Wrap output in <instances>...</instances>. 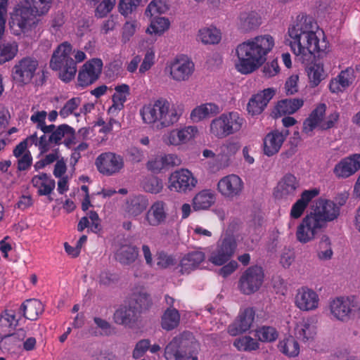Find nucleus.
Returning <instances> with one entry per match:
<instances>
[{
	"label": "nucleus",
	"mask_w": 360,
	"mask_h": 360,
	"mask_svg": "<svg viewBox=\"0 0 360 360\" xmlns=\"http://www.w3.org/2000/svg\"><path fill=\"white\" fill-rule=\"evenodd\" d=\"M233 345L238 350L242 351H252L259 348V343L250 336H243L235 340Z\"/></svg>",
	"instance_id": "8fccbe9b"
},
{
	"label": "nucleus",
	"mask_w": 360,
	"mask_h": 360,
	"mask_svg": "<svg viewBox=\"0 0 360 360\" xmlns=\"http://www.w3.org/2000/svg\"><path fill=\"white\" fill-rule=\"evenodd\" d=\"M80 103L81 99L79 97H75L70 99L61 108L59 112V115L63 118L67 117L68 115L73 113L74 110L78 108Z\"/></svg>",
	"instance_id": "6e6d98bb"
},
{
	"label": "nucleus",
	"mask_w": 360,
	"mask_h": 360,
	"mask_svg": "<svg viewBox=\"0 0 360 360\" xmlns=\"http://www.w3.org/2000/svg\"><path fill=\"white\" fill-rule=\"evenodd\" d=\"M279 71L280 68L276 59H274L271 63H266L262 68L264 76L267 78L275 76Z\"/></svg>",
	"instance_id": "052dcab7"
},
{
	"label": "nucleus",
	"mask_w": 360,
	"mask_h": 360,
	"mask_svg": "<svg viewBox=\"0 0 360 360\" xmlns=\"http://www.w3.org/2000/svg\"><path fill=\"white\" fill-rule=\"evenodd\" d=\"M169 188L176 192L191 191L196 185L197 180L188 169H181L171 174L169 178Z\"/></svg>",
	"instance_id": "9b49d317"
},
{
	"label": "nucleus",
	"mask_w": 360,
	"mask_h": 360,
	"mask_svg": "<svg viewBox=\"0 0 360 360\" xmlns=\"http://www.w3.org/2000/svg\"><path fill=\"white\" fill-rule=\"evenodd\" d=\"M143 188L146 192L156 194L162 190L163 183L158 177L150 176L143 181Z\"/></svg>",
	"instance_id": "3c124183"
},
{
	"label": "nucleus",
	"mask_w": 360,
	"mask_h": 360,
	"mask_svg": "<svg viewBox=\"0 0 360 360\" xmlns=\"http://www.w3.org/2000/svg\"><path fill=\"white\" fill-rule=\"evenodd\" d=\"M319 298L317 294L307 288H302L298 290L295 297L297 307L303 311H309L318 307Z\"/></svg>",
	"instance_id": "a211bd4d"
},
{
	"label": "nucleus",
	"mask_w": 360,
	"mask_h": 360,
	"mask_svg": "<svg viewBox=\"0 0 360 360\" xmlns=\"http://www.w3.org/2000/svg\"><path fill=\"white\" fill-rule=\"evenodd\" d=\"M116 0H103L96 9V15L103 18L114 8Z\"/></svg>",
	"instance_id": "4d7b16f0"
},
{
	"label": "nucleus",
	"mask_w": 360,
	"mask_h": 360,
	"mask_svg": "<svg viewBox=\"0 0 360 360\" xmlns=\"http://www.w3.org/2000/svg\"><path fill=\"white\" fill-rule=\"evenodd\" d=\"M316 333V326L309 323V321L304 322L301 328L297 329V333L298 338L304 342L313 339Z\"/></svg>",
	"instance_id": "603ef678"
},
{
	"label": "nucleus",
	"mask_w": 360,
	"mask_h": 360,
	"mask_svg": "<svg viewBox=\"0 0 360 360\" xmlns=\"http://www.w3.org/2000/svg\"><path fill=\"white\" fill-rule=\"evenodd\" d=\"M304 104L302 98H285L282 99L276 103L271 116L274 118L285 115H291L297 112Z\"/></svg>",
	"instance_id": "6ab92c4d"
},
{
	"label": "nucleus",
	"mask_w": 360,
	"mask_h": 360,
	"mask_svg": "<svg viewBox=\"0 0 360 360\" xmlns=\"http://www.w3.org/2000/svg\"><path fill=\"white\" fill-rule=\"evenodd\" d=\"M44 305L37 299L26 300L20 307L22 316L29 320L35 321L39 314L44 311Z\"/></svg>",
	"instance_id": "bb28decb"
},
{
	"label": "nucleus",
	"mask_w": 360,
	"mask_h": 360,
	"mask_svg": "<svg viewBox=\"0 0 360 360\" xmlns=\"http://www.w3.org/2000/svg\"><path fill=\"white\" fill-rule=\"evenodd\" d=\"M194 70V64L189 60H176L170 67V75L176 81L188 79Z\"/></svg>",
	"instance_id": "412c9836"
},
{
	"label": "nucleus",
	"mask_w": 360,
	"mask_h": 360,
	"mask_svg": "<svg viewBox=\"0 0 360 360\" xmlns=\"http://www.w3.org/2000/svg\"><path fill=\"white\" fill-rule=\"evenodd\" d=\"M167 215L165 203L157 201L148 210L145 219L150 226H157L165 221Z\"/></svg>",
	"instance_id": "b1692460"
},
{
	"label": "nucleus",
	"mask_w": 360,
	"mask_h": 360,
	"mask_svg": "<svg viewBox=\"0 0 360 360\" xmlns=\"http://www.w3.org/2000/svg\"><path fill=\"white\" fill-rule=\"evenodd\" d=\"M72 49L68 41L59 44L53 51L49 63L50 68L59 71V78L65 82L71 81L77 72V63L70 56Z\"/></svg>",
	"instance_id": "20e7f679"
},
{
	"label": "nucleus",
	"mask_w": 360,
	"mask_h": 360,
	"mask_svg": "<svg viewBox=\"0 0 360 360\" xmlns=\"http://www.w3.org/2000/svg\"><path fill=\"white\" fill-rule=\"evenodd\" d=\"M299 77L298 75H291L285 82V89L287 95H292L298 91L297 82Z\"/></svg>",
	"instance_id": "e2e57ef3"
},
{
	"label": "nucleus",
	"mask_w": 360,
	"mask_h": 360,
	"mask_svg": "<svg viewBox=\"0 0 360 360\" xmlns=\"http://www.w3.org/2000/svg\"><path fill=\"white\" fill-rule=\"evenodd\" d=\"M298 186L296 177L292 174H286L279 182L278 189L281 196L293 195Z\"/></svg>",
	"instance_id": "4c0bfd02"
},
{
	"label": "nucleus",
	"mask_w": 360,
	"mask_h": 360,
	"mask_svg": "<svg viewBox=\"0 0 360 360\" xmlns=\"http://www.w3.org/2000/svg\"><path fill=\"white\" fill-rule=\"evenodd\" d=\"M165 104L164 100H158L154 105H148L143 106L141 110V115L144 122L148 124H153L155 122H160V114L164 112L162 110Z\"/></svg>",
	"instance_id": "cd10ccee"
},
{
	"label": "nucleus",
	"mask_w": 360,
	"mask_h": 360,
	"mask_svg": "<svg viewBox=\"0 0 360 360\" xmlns=\"http://www.w3.org/2000/svg\"><path fill=\"white\" fill-rule=\"evenodd\" d=\"M353 307L349 298H337L330 304V311L337 319L346 321L350 319Z\"/></svg>",
	"instance_id": "4be33fe9"
},
{
	"label": "nucleus",
	"mask_w": 360,
	"mask_h": 360,
	"mask_svg": "<svg viewBox=\"0 0 360 360\" xmlns=\"http://www.w3.org/2000/svg\"><path fill=\"white\" fill-rule=\"evenodd\" d=\"M240 146L238 142L227 141L221 147L223 155L230 157L234 155L239 150Z\"/></svg>",
	"instance_id": "bf43d9fd"
},
{
	"label": "nucleus",
	"mask_w": 360,
	"mask_h": 360,
	"mask_svg": "<svg viewBox=\"0 0 360 360\" xmlns=\"http://www.w3.org/2000/svg\"><path fill=\"white\" fill-rule=\"evenodd\" d=\"M360 169V154H353L343 158L334 167L333 173L338 178H347Z\"/></svg>",
	"instance_id": "dca6fc26"
},
{
	"label": "nucleus",
	"mask_w": 360,
	"mask_h": 360,
	"mask_svg": "<svg viewBox=\"0 0 360 360\" xmlns=\"http://www.w3.org/2000/svg\"><path fill=\"white\" fill-rule=\"evenodd\" d=\"M95 164L101 173L109 176L120 172L124 166V161L120 155L105 153L96 158Z\"/></svg>",
	"instance_id": "f8f14e48"
},
{
	"label": "nucleus",
	"mask_w": 360,
	"mask_h": 360,
	"mask_svg": "<svg viewBox=\"0 0 360 360\" xmlns=\"http://www.w3.org/2000/svg\"><path fill=\"white\" fill-rule=\"evenodd\" d=\"M319 193L316 188L305 190L302 192L301 198L292 205L290 216L294 219L300 218L307 207L308 203Z\"/></svg>",
	"instance_id": "a878e982"
},
{
	"label": "nucleus",
	"mask_w": 360,
	"mask_h": 360,
	"mask_svg": "<svg viewBox=\"0 0 360 360\" xmlns=\"http://www.w3.org/2000/svg\"><path fill=\"white\" fill-rule=\"evenodd\" d=\"M198 132L196 127L189 126L181 129L172 130L164 138V141L167 144L177 146L187 142Z\"/></svg>",
	"instance_id": "aec40b11"
},
{
	"label": "nucleus",
	"mask_w": 360,
	"mask_h": 360,
	"mask_svg": "<svg viewBox=\"0 0 360 360\" xmlns=\"http://www.w3.org/2000/svg\"><path fill=\"white\" fill-rule=\"evenodd\" d=\"M290 45L293 53L301 56L302 62L314 58L316 53H323L326 47V44L322 47L319 46V39L315 32L306 33L301 41L290 42Z\"/></svg>",
	"instance_id": "423d86ee"
},
{
	"label": "nucleus",
	"mask_w": 360,
	"mask_h": 360,
	"mask_svg": "<svg viewBox=\"0 0 360 360\" xmlns=\"http://www.w3.org/2000/svg\"><path fill=\"white\" fill-rule=\"evenodd\" d=\"M274 46V39L269 34L257 36L240 44L236 50L238 58L236 68L245 75L253 72L266 61Z\"/></svg>",
	"instance_id": "f03ea898"
},
{
	"label": "nucleus",
	"mask_w": 360,
	"mask_h": 360,
	"mask_svg": "<svg viewBox=\"0 0 360 360\" xmlns=\"http://www.w3.org/2000/svg\"><path fill=\"white\" fill-rule=\"evenodd\" d=\"M283 143V138L278 129L268 133L264 139V153L271 157L276 154Z\"/></svg>",
	"instance_id": "393cba45"
},
{
	"label": "nucleus",
	"mask_w": 360,
	"mask_h": 360,
	"mask_svg": "<svg viewBox=\"0 0 360 360\" xmlns=\"http://www.w3.org/2000/svg\"><path fill=\"white\" fill-rule=\"evenodd\" d=\"M199 39L205 44H218L221 40V34L216 28H202L198 32Z\"/></svg>",
	"instance_id": "c03bdc74"
},
{
	"label": "nucleus",
	"mask_w": 360,
	"mask_h": 360,
	"mask_svg": "<svg viewBox=\"0 0 360 360\" xmlns=\"http://www.w3.org/2000/svg\"><path fill=\"white\" fill-rule=\"evenodd\" d=\"M129 303L134 307V309L137 310L140 315L148 311L153 304L150 295L146 291L134 292Z\"/></svg>",
	"instance_id": "c756f323"
},
{
	"label": "nucleus",
	"mask_w": 360,
	"mask_h": 360,
	"mask_svg": "<svg viewBox=\"0 0 360 360\" xmlns=\"http://www.w3.org/2000/svg\"><path fill=\"white\" fill-rule=\"evenodd\" d=\"M226 122V115H225V113L214 119L210 124V132L219 139L228 136Z\"/></svg>",
	"instance_id": "a19ab883"
},
{
	"label": "nucleus",
	"mask_w": 360,
	"mask_h": 360,
	"mask_svg": "<svg viewBox=\"0 0 360 360\" xmlns=\"http://www.w3.org/2000/svg\"><path fill=\"white\" fill-rule=\"evenodd\" d=\"M65 134H70L73 136V139H75V131L72 127L66 124H60L58 126L56 130L49 136V142L55 145H60L62 139Z\"/></svg>",
	"instance_id": "37998d69"
},
{
	"label": "nucleus",
	"mask_w": 360,
	"mask_h": 360,
	"mask_svg": "<svg viewBox=\"0 0 360 360\" xmlns=\"http://www.w3.org/2000/svg\"><path fill=\"white\" fill-rule=\"evenodd\" d=\"M297 24L300 25L301 30H300V32L301 33L302 37L306 35V33L314 32L311 30L312 29V21L311 18L307 15H302L301 17L299 15L297 20Z\"/></svg>",
	"instance_id": "13d9d810"
},
{
	"label": "nucleus",
	"mask_w": 360,
	"mask_h": 360,
	"mask_svg": "<svg viewBox=\"0 0 360 360\" xmlns=\"http://www.w3.org/2000/svg\"><path fill=\"white\" fill-rule=\"evenodd\" d=\"M115 93L112 96V105L109 110H121L124 108V103L127 100V96L130 94L129 86L126 84L117 85L115 88Z\"/></svg>",
	"instance_id": "c9c22d12"
},
{
	"label": "nucleus",
	"mask_w": 360,
	"mask_h": 360,
	"mask_svg": "<svg viewBox=\"0 0 360 360\" xmlns=\"http://www.w3.org/2000/svg\"><path fill=\"white\" fill-rule=\"evenodd\" d=\"M14 328L12 323H8V321L4 317H0V334L3 337L0 341V347L1 349H10V348L7 347V344L15 338V335L11 334Z\"/></svg>",
	"instance_id": "ea45409f"
},
{
	"label": "nucleus",
	"mask_w": 360,
	"mask_h": 360,
	"mask_svg": "<svg viewBox=\"0 0 360 360\" xmlns=\"http://www.w3.org/2000/svg\"><path fill=\"white\" fill-rule=\"evenodd\" d=\"M141 318V315L137 312L129 303L126 305L121 306L117 309L113 315V319L117 324L124 326L132 328L138 323Z\"/></svg>",
	"instance_id": "2eb2a0df"
},
{
	"label": "nucleus",
	"mask_w": 360,
	"mask_h": 360,
	"mask_svg": "<svg viewBox=\"0 0 360 360\" xmlns=\"http://www.w3.org/2000/svg\"><path fill=\"white\" fill-rule=\"evenodd\" d=\"M214 194L210 190H203L199 192L193 199L194 210H207L214 202Z\"/></svg>",
	"instance_id": "72a5a7b5"
},
{
	"label": "nucleus",
	"mask_w": 360,
	"mask_h": 360,
	"mask_svg": "<svg viewBox=\"0 0 360 360\" xmlns=\"http://www.w3.org/2000/svg\"><path fill=\"white\" fill-rule=\"evenodd\" d=\"M103 62L100 58H93L86 62L79 71V85L84 87L97 81L101 74Z\"/></svg>",
	"instance_id": "9d476101"
},
{
	"label": "nucleus",
	"mask_w": 360,
	"mask_h": 360,
	"mask_svg": "<svg viewBox=\"0 0 360 360\" xmlns=\"http://www.w3.org/2000/svg\"><path fill=\"white\" fill-rule=\"evenodd\" d=\"M220 111V108L217 104L207 103L195 108L191 113V118L194 122H199L202 119L214 116Z\"/></svg>",
	"instance_id": "473e14b6"
},
{
	"label": "nucleus",
	"mask_w": 360,
	"mask_h": 360,
	"mask_svg": "<svg viewBox=\"0 0 360 360\" xmlns=\"http://www.w3.org/2000/svg\"><path fill=\"white\" fill-rule=\"evenodd\" d=\"M18 52V46L15 44H6L0 46V57L3 63L12 60Z\"/></svg>",
	"instance_id": "864d4df0"
},
{
	"label": "nucleus",
	"mask_w": 360,
	"mask_h": 360,
	"mask_svg": "<svg viewBox=\"0 0 360 360\" xmlns=\"http://www.w3.org/2000/svg\"><path fill=\"white\" fill-rule=\"evenodd\" d=\"M326 110V105L325 103H320L317 105V107L312 110V112L310 113L309 117L310 119L313 120L314 121L316 122L317 123H321L322 121L323 116L325 115Z\"/></svg>",
	"instance_id": "69168bd1"
},
{
	"label": "nucleus",
	"mask_w": 360,
	"mask_h": 360,
	"mask_svg": "<svg viewBox=\"0 0 360 360\" xmlns=\"http://www.w3.org/2000/svg\"><path fill=\"white\" fill-rule=\"evenodd\" d=\"M157 260V265L162 269L167 268L168 266L174 264V259L173 257L165 252L159 253Z\"/></svg>",
	"instance_id": "774afa93"
},
{
	"label": "nucleus",
	"mask_w": 360,
	"mask_h": 360,
	"mask_svg": "<svg viewBox=\"0 0 360 360\" xmlns=\"http://www.w3.org/2000/svg\"><path fill=\"white\" fill-rule=\"evenodd\" d=\"M261 23L262 19L257 13H242L239 17L238 28L242 32L247 33L257 29Z\"/></svg>",
	"instance_id": "c85d7f7f"
},
{
	"label": "nucleus",
	"mask_w": 360,
	"mask_h": 360,
	"mask_svg": "<svg viewBox=\"0 0 360 360\" xmlns=\"http://www.w3.org/2000/svg\"><path fill=\"white\" fill-rule=\"evenodd\" d=\"M180 322V314L174 308H168L165 310L161 318V326L167 331L176 328Z\"/></svg>",
	"instance_id": "f704fd0d"
},
{
	"label": "nucleus",
	"mask_w": 360,
	"mask_h": 360,
	"mask_svg": "<svg viewBox=\"0 0 360 360\" xmlns=\"http://www.w3.org/2000/svg\"><path fill=\"white\" fill-rule=\"evenodd\" d=\"M313 207V211L302 219L297 228L296 238L302 243L314 240L326 227L328 221L338 219L340 214L339 206L330 200L320 198L315 201Z\"/></svg>",
	"instance_id": "f257e3e1"
},
{
	"label": "nucleus",
	"mask_w": 360,
	"mask_h": 360,
	"mask_svg": "<svg viewBox=\"0 0 360 360\" xmlns=\"http://www.w3.org/2000/svg\"><path fill=\"white\" fill-rule=\"evenodd\" d=\"M275 94L276 89L271 87L253 95L247 105L248 113L252 116L261 114Z\"/></svg>",
	"instance_id": "4468645a"
},
{
	"label": "nucleus",
	"mask_w": 360,
	"mask_h": 360,
	"mask_svg": "<svg viewBox=\"0 0 360 360\" xmlns=\"http://www.w3.org/2000/svg\"><path fill=\"white\" fill-rule=\"evenodd\" d=\"M32 163V158L30 152L28 150L18 160V170H27L31 167Z\"/></svg>",
	"instance_id": "338daca9"
},
{
	"label": "nucleus",
	"mask_w": 360,
	"mask_h": 360,
	"mask_svg": "<svg viewBox=\"0 0 360 360\" xmlns=\"http://www.w3.org/2000/svg\"><path fill=\"white\" fill-rule=\"evenodd\" d=\"M44 14L38 11L33 1L26 0L25 5L16 8L11 14L9 25L12 29L17 27L19 31L25 32L37 23V15Z\"/></svg>",
	"instance_id": "39448f33"
},
{
	"label": "nucleus",
	"mask_w": 360,
	"mask_h": 360,
	"mask_svg": "<svg viewBox=\"0 0 360 360\" xmlns=\"http://www.w3.org/2000/svg\"><path fill=\"white\" fill-rule=\"evenodd\" d=\"M255 335L261 342H272L278 338V332L274 327L263 326L255 330Z\"/></svg>",
	"instance_id": "49530a36"
},
{
	"label": "nucleus",
	"mask_w": 360,
	"mask_h": 360,
	"mask_svg": "<svg viewBox=\"0 0 360 360\" xmlns=\"http://www.w3.org/2000/svg\"><path fill=\"white\" fill-rule=\"evenodd\" d=\"M264 281L262 268L258 266L249 267L240 276L238 287L245 295H250L257 291Z\"/></svg>",
	"instance_id": "6e6552de"
},
{
	"label": "nucleus",
	"mask_w": 360,
	"mask_h": 360,
	"mask_svg": "<svg viewBox=\"0 0 360 360\" xmlns=\"http://www.w3.org/2000/svg\"><path fill=\"white\" fill-rule=\"evenodd\" d=\"M237 244L231 236H226L216 250L212 252L209 261L216 266H221L228 262L233 255Z\"/></svg>",
	"instance_id": "1a4fd4ad"
},
{
	"label": "nucleus",
	"mask_w": 360,
	"mask_h": 360,
	"mask_svg": "<svg viewBox=\"0 0 360 360\" xmlns=\"http://www.w3.org/2000/svg\"><path fill=\"white\" fill-rule=\"evenodd\" d=\"M139 256V248L131 245H122L115 253V259L123 265H130Z\"/></svg>",
	"instance_id": "7c9ffc66"
},
{
	"label": "nucleus",
	"mask_w": 360,
	"mask_h": 360,
	"mask_svg": "<svg viewBox=\"0 0 360 360\" xmlns=\"http://www.w3.org/2000/svg\"><path fill=\"white\" fill-rule=\"evenodd\" d=\"M308 77L313 86H318L323 79V67L320 63H311L306 67Z\"/></svg>",
	"instance_id": "a18cd8bd"
},
{
	"label": "nucleus",
	"mask_w": 360,
	"mask_h": 360,
	"mask_svg": "<svg viewBox=\"0 0 360 360\" xmlns=\"http://www.w3.org/2000/svg\"><path fill=\"white\" fill-rule=\"evenodd\" d=\"M141 0H120L119 11L123 15H128L136 9Z\"/></svg>",
	"instance_id": "5fc2aeb1"
},
{
	"label": "nucleus",
	"mask_w": 360,
	"mask_h": 360,
	"mask_svg": "<svg viewBox=\"0 0 360 360\" xmlns=\"http://www.w3.org/2000/svg\"><path fill=\"white\" fill-rule=\"evenodd\" d=\"M169 20L164 17H158L151 20L150 25L147 28L146 32L158 35L162 34L169 27Z\"/></svg>",
	"instance_id": "09e8293b"
},
{
	"label": "nucleus",
	"mask_w": 360,
	"mask_h": 360,
	"mask_svg": "<svg viewBox=\"0 0 360 360\" xmlns=\"http://www.w3.org/2000/svg\"><path fill=\"white\" fill-rule=\"evenodd\" d=\"M226 115V129L229 136L240 131L243 124V119L240 117L238 112H231L225 113Z\"/></svg>",
	"instance_id": "de8ad7c7"
},
{
	"label": "nucleus",
	"mask_w": 360,
	"mask_h": 360,
	"mask_svg": "<svg viewBox=\"0 0 360 360\" xmlns=\"http://www.w3.org/2000/svg\"><path fill=\"white\" fill-rule=\"evenodd\" d=\"M199 342L190 331H184L176 335L166 345L164 357L166 360H198Z\"/></svg>",
	"instance_id": "7ed1b4c3"
},
{
	"label": "nucleus",
	"mask_w": 360,
	"mask_h": 360,
	"mask_svg": "<svg viewBox=\"0 0 360 360\" xmlns=\"http://www.w3.org/2000/svg\"><path fill=\"white\" fill-rule=\"evenodd\" d=\"M255 314L252 308L245 309L238 316V319L229 326V333L232 336H236L248 330L254 321Z\"/></svg>",
	"instance_id": "f3484780"
},
{
	"label": "nucleus",
	"mask_w": 360,
	"mask_h": 360,
	"mask_svg": "<svg viewBox=\"0 0 360 360\" xmlns=\"http://www.w3.org/2000/svg\"><path fill=\"white\" fill-rule=\"evenodd\" d=\"M39 65L38 60L32 57H25L20 60L13 68L12 77L20 85L29 84Z\"/></svg>",
	"instance_id": "0eeeda50"
},
{
	"label": "nucleus",
	"mask_w": 360,
	"mask_h": 360,
	"mask_svg": "<svg viewBox=\"0 0 360 360\" xmlns=\"http://www.w3.org/2000/svg\"><path fill=\"white\" fill-rule=\"evenodd\" d=\"M219 192L226 198L239 196L243 189V182L236 174H230L221 179L217 184Z\"/></svg>",
	"instance_id": "ddd939ff"
},
{
	"label": "nucleus",
	"mask_w": 360,
	"mask_h": 360,
	"mask_svg": "<svg viewBox=\"0 0 360 360\" xmlns=\"http://www.w3.org/2000/svg\"><path fill=\"white\" fill-rule=\"evenodd\" d=\"M127 212L134 217L141 214L148 205L147 198L142 195L129 197L126 202Z\"/></svg>",
	"instance_id": "2f4dec72"
},
{
	"label": "nucleus",
	"mask_w": 360,
	"mask_h": 360,
	"mask_svg": "<svg viewBox=\"0 0 360 360\" xmlns=\"http://www.w3.org/2000/svg\"><path fill=\"white\" fill-rule=\"evenodd\" d=\"M279 351L289 357H295L300 353V345L291 335L281 340L278 345Z\"/></svg>",
	"instance_id": "e433bc0d"
},
{
	"label": "nucleus",
	"mask_w": 360,
	"mask_h": 360,
	"mask_svg": "<svg viewBox=\"0 0 360 360\" xmlns=\"http://www.w3.org/2000/svg\"><path fill=\"white\" fill-rule=\"evenodd\" d=\"M164 101L165 104L162 109L164 110V112L160 114V125L161 127H167L176 123L179 120L181 115L179 114L175 109L169 110V102L166 100H164Z\"/></svg>",
	"instance_id": "58836bf2"
},
{
	"label": "nucleus",
	"mask_w": 360,
	"mask_h": 360,
	"mask_svg": "<svg viewBox=\"0 0 360 360\" xmlns=\"http://www.w3.org/2000/svg\"><path fill=\"white\" fill-rule=\"evenodd\" d=\"M150 341L147 339H143L139 341L133 351V357L139 359L141 357L145 352L149 349Z\"/></svg>",
	"instance_id": "680f3d73"
},
{
	"label": "nucleus",
	"mask_w": 360,
	"mask_h": 360,
	"mask_svg": "<svg viewBox=\"0 0 360 360\" xmlns=\"http://www.w3.org/2000/svg\"><path fill=\"white\" fill-rule=\"evenodd\" d=\"M65 23V15L63 12L58 11L51 16L50 21L51 27L55 31H58Z\"/></svg>",
	"instance_id": "0e129e2a"
},
{
	"label": "nucleus",
	"mask_w": 360,
	"mask_h": 360,
	"mask_svg": "<svg viewBox=\"0 0 360 360\" xmlns=\"http://www.w3.org/2000/svg\"><path fill=\"white\" fill-rule=\"evenodd\" d=\"M316 252L320 260H329L332 258L333 252L330 238L327 235H321Z\"/></svg>",
	"instance_id": "79ce46f5"
},
{
	"label": "nucleus",
	"mask_w": 360,
	"mask_h": 360,
	"mask_svg": "<svg viewBox=\"0 0 360 360\" xmlns=\"http://www.w3.org/2000/svg\"><path fill=\"white\" fill-rule=\"evenodd\" d=\"M205 259V255L203 252L195 250L188 252L180 260V272L182 274H189L196 269Z\"/></svg>",
	"instance_id": "5701e85b"
}]
</instances>
